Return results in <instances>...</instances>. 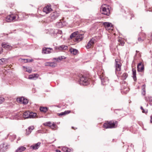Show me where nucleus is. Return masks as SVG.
I'll use <instances>...</instances> for the list:
<instances>
[{
	"instance_id": "f704fd0d",
	"label": "nucleus",
	"mask_w": 152,
	"mask_h": 152,
	"mask_svg": "<svg viewBox=\"0 0 152 152\" xmlns=\"http://www.w3.org/2000/svg\"><path fill=\"white\" fill-rule=\"evenodd\" d=\"M145 100L146 101H149L150 102H152V97L148 96V97H145Z\"/></svg>"
},
{
	"instance_id": "2eb2a0df",
	"label": "nucleus",
	"mask_w": 152,
	"mask_h": 152,
	"mask_svg": "<svg viewBox=\"0 0 152 152\" xmlns=\"http://www.w3.org/2000/svg\"><path fill=\"white\" fill-rule=\"evenodd\" d=\"M65 58L64 57V56H59L58 58H53V60H55V61L54 62H56L57 63L59 62H60L62 59H65Z\"/></svg>"
},
{
	"instance_id": "4468645a",
	"label": "nucleus",
	"mask_w": 152,
	"mask_h": 152,
	"mask_svg": "<svg viewBox=\"0 0 152 152\" xmlns=\"http://www.w3.org/2000/svg\"><path fill=\"white\" fill-rule=\"evenodd\" d=\"M52 49L50 48H43L42 52L45 54H48L50 53V50H52Z\"/></svg>"
},
{
	"instance_id": "412c9836",
	"label": "nucleus",
	"mask_w": 152,
	"mask_h": 152,
	"mask_svg": "<svg viewBox=\"0 0 152 152\" xmlns=\"http://www.w3.org/2000/svg\"><path fill=\"white\" fill-rule=\"evenodd\" d=\"M145 85L144 84L142 86V94L143 96H145Z\"/></svg>"
},
{
	"instance_id": "5701e85b",
	"label": "nucleus",
	"mask_w": 152,
	"mask_h": 152,
	"mask_svg": "<svg viewBox=\"0 0 152 152\" xmlns=\"http://www.w3.org/2000/svg\"><path fill=\"white\" fill-rule=\"evenodd\" d=\"M132 75H133V78L134 79V80L135 81L137 80L136 77V70L134 69H132Z\"/></svg>"
},
{
	"instance_id": "a211bd4d",
	"label": "nucleus",
	"mask_w": 152,
	"mask_h": 152,
	"mask_svg": "<svg viewBox=\"0 0 152 152\" xmlns=\"http://www.w3.org/2000/svg\"><path fill=\"white\" fill-rule=\"evenodd\" d=\"M47 66H50L52 67H56L57 65V63L55 62H47Z\"/></svg>"
},
{
	"instance_id": "cd10ccee",
	"label": "nucleus",
	"mask_w": 152,
	"mask_h": 152,
	"mask_svg": "<svg viewBox=\"0 0 152 152\" xmlns=\"http://www.w3.org/2000/svg\"><path fill=\"white\" fill-rule=\"evenodd\" d=\"M23 100H24V97H23L18 98L17 99V102L20 103H23Z\"/></svg>"
},
{
	"instance_id": "7c9ffc66",
	"label": "nucleus",
	"mask_w": 152,
	"mask_h": 152,
	"mask_svg": "<svg viewBox=\"0 0 152 152\" xmlns=\"http://www.w3.org/2000/svg\"><path fill=\"white\" fill-rule=\"evenodd\" d=\"M118 42L120 43L119 44V45L121 46H124V41L122 39L119 38L118 40Z\"/></svg>"
},
{
	"instance_id": "37998d69",
	"label": "nucleus",
	"mask_w": 152,
	"mask_h": 152,
	"mask_svg": "<svg viewBox=\"0 0 152 152\" xmlns=\"http://www.w3.org/2000/svg\"><path fill=\"white\" fill-rule=\"evenodd\" d=\"M22 60H25V61H26V62L25 61V62H32L33 61V60L31 59H31H22Z\"/></svg>"
},
{
	"instance_id": "6e6552de",
	"label": "nucleus",
	"mask_w": 152,
	"mask_h": 152,
	"mask_svg": "<svg viewBox=\"0 0 152 152\" xmlns=\"http://www.w3.org/2000/svg\"><path fill=\"white\" fill-rule=\"evenodd\" d=\"M102 13L105 15H109L110 14V11L108 8L103 7L101 11Z\"/></svg>"
},
{
	"instance_id": "5fc2aeb1",
	"label": "nucleus",
	"mask_w": 152,
	"mask_h": 152,
	"mask_svg": "<svg viewBox=\"0 0 152 152\" xmlns=\"http://www.w3.org/2000/svg\"><path fill=\"white\" fill-rule=\"evenodd\" d=\"M39 131H37V132H38V133H39Z\"/></svg>"
},
{
	"instance_id": "79ce46f5",
	"label": "nucleus",
	"mask_w": 152,
	"mask_h": 152,
	"mask_svg": "<svg viewBox=\"0 0 152 152\" xmlns=\"http://www.w3.org/2000/svg\"><path fill=\"white\" fill-rule=\"evenodd\" d=\"M4 99L2 97H0V104L2 103L4 101Z\"/></svg>"
},
{
	"instance_id": "9d476101",
	"label": "nucleus",
	"mask_w": 152,
	"mask_h": 152,
	"mask_svg": "<svg viewBox=\"0 0 152 152\" xmlns=\"http://www.w3.org/2000/svg\"><path fill=\"white\" fill-rule=\"evenodd\" d=\"M52 11V9L50 7V6L48 5L45 7L43 9V11L46 14H48Z\"/></svg>"
},
{
	"instance_id": "bb28decb",
	"label": "nucleus",
	"mask_w": 152,
	"mask_h": 152,
	"mask_svg": "<svg viewBox=\"0 0 152 152\" xmlns=\"http://www.w3.org/2000/svg\"><path fill=\"white\" fill-rule=\"evenodd\" d=\"M70 112V111L67 110L65 111L64 112H61V113L58 114L59 116L63 115L66 114H67Z\"/></svg>"
},
{
	"instance_id": "49530a36",
	"label": "nucleus",
	"mask_w": 152,
	"mask_h": 152,
	"mask_svg": "<svg viewBox=\"0 0 152 152\" xmlns=\"http://www.w3.org/2000/svg\"><path fill=\"white\" fill-rule=\"evenodd\" d=\"M3 52V49L2 48H0V54Z\"/></svg>"
},
{
	"instance_id": "f8f14e48",
	"label": "nucleus",
	"mask_w": 152,
	"mask_h": 152,
	"mask_svg": "<svg viewBox=\"0 0 152 152\" xmlns=\"http://www.w3.org/2000/svg\"><path fill=\"white\" fill-rule=\"evenodd\" d=\"M41 142H39L37 143L31 145L30 147V148H32L33 150H36L40 146Z\"/></svg>"
},
{
	"instance_id": "603ef678",
	"label": "nucleus",
	"mask_w": 152,
	"mask_h": 152,
	"mask_svg": "<svg viewBox=\"0 0 152 152\" xmlns=\"http://www.w3.org/2000/svg\"><path fill=\"white\" fill-rule=\"evenodd\" d=\"M72 128L74 129H75V128L74 127H72Z\"/></svg>"
},
{
	"instance_id": "58836bf2",
	"label": "nucleus",
	"mask_w": 152,
	"mask_h": 152,
	"mask_svg": "<svg viewBox=\"0 0 152 152\" xmlns=\"http://www.w3.org/2000/svg\"><path fill=\"white\" fill-rule=\"evenodd\" d=\"M56 126V124L54 123H53L52 124L50 127L52 129H53Z\"/></svg>"
},
{
	"instance_id": "1a4fd4ad",
	"label": "nucleus",
	"mask_w": 152,
	"mask_h": 152,
	"mask_svg": "<svg viewBox=\"0 0 152 152\" xmlns=\"http://www.w3.org/2000/svg\"><path fill=\"white\" fill-rule=\"evenodd\" d=\"M59 16V14L56 12H53L50 14V18L52 21L56 19Z\"/></svg>"
},
{
	"instance_id": "20e7f679",
	"label": "nucleus",
	"mask_w": 152,
	"mask_h": 152,
	"mask_svg": "<svg viewBox=\"0 0 152 152\" xmlns=\"http://www.w3.org/2000/svg\"><path fill=\"white\" fill-rule=\"evenodd\" d=\"M78 83L80 85H87L89 83L88 79L86 76L82 75L80 77Z\"/></svg>"
},
{
	"instance_id": "a18cd8bd",
	"label": "nucleus",
	"mask_w": 152,
	"mask_h": 152,
	"mask_svg": "<svg viewBox=\"0 0 152 152\" xmlns=\"http://www.w3.org/2000/svg\"><path fill=\"white\" fill-rule=\"evenodd\" d=\"M142 112L143 113H144L146 114L148 112V110H145L144 109H143L142 110Z\"/></svg>"
},
{
	"instance_id": "423d86ee",
	"label": "nucleus",
	"mask_w": 152,
	"mask_h": 152,
	"mask_svg": "<svg viewBox=\"0 0 152 152\" xmlns=\"http://www.w3.org/2000/svg\"><path fill=\"white\" fill-rule=\"evenodd\" d=\"M95 41L96 40L94 38H92L89 41L87 45L86 46V48L87 49H89L93 46L94 44Z\"/></svg>"
},
{
	"instance_id": "c756f323",
	"label": "nucleus",
	"mask_w": 152,
	"mask_h": 152,
	"mask_svg": "<svg viewBox=\"0 0 152 152\" xmlns=\"http://www.w3.org/2000/svg\"><path fill=\"white\" fill-rule=\"evenodd\" d=\"M128 77V74L126 73H124L121 76V79L122 80H125Z\"/></svg>"
},
{
	"instance_id": "393cba45",
	"label": "nucleus",
	"mask_w": 152,
	"mask_h": 152,
	"mask_svg": "<svg viewBox=\"0 0 152 152\" xmlns=\"http://www.w3.org/2000/svg\"><path fill=\"white\" fill-rule=\"evenodd\" d=\"M38 77L37 74H34L30 75L28 77V78L30 79H34L35 78H37Z\"/></svg>"
},
{
	"instance_id": "f3484780",
	"label": "nucleus",
	"mask_w": 152,
	"mask_h": 152,
	"mask_svg": "<svg viewBox=\"0 0 152 152\" xmlns=\"http://www.w3.org/2000/svg\"><path fill=\"white\" fill-rule=\"evenodd\" d=\"M34 129L33 126H31L28 127L27 129H26V134L28 135Z\"/></svg>"
},
{
	"instance_id": "e433bc0d",
	"label": "nucleus",
	"mask_w": 152,
	"mask_h": 152,
	"mask_svg": "<svg viewBox=\"0 0 152 152\" xmlns=\"http://www.w3.org/2000/svg\"><path fill=\"white\" fill-rule=\"evenodd\" d=\"M68 148L66 147H63L62 148V150L66 152H69V151H68L67 149Z\"/></svg>"
},
{
	"instance_id": "6ab92c4d",
	"label": "nucleus",
	"mask_w": 152,
	"mask_h": 152,
	"mask_svg": "<svg viewBox=\"0 0 152 152\" xmlns=\"http://www.w3.org/2000/svg\"><path fill=\"white\" fill-rule=\"evenodd\" d=\"M1 45L3 48L6 49H10L11 48L10 45H8L7 43H3Z\"/></svg>"
},
{
	"instance_id": "f257e3e1",
	"label": "nucleus",
	"mask_w": 152,
	"mask_h": 152,
	"mask_svg": "<svg viewBox=\"0 0 152 152\" xmlns=\"http://www.w3.org/2000/svg\"><path fill=\"white\" fill-rule=\"evenodd\" d=\"M115 73L118 77H120L121 73L119 72L121 69L122 65L121 63L119 62V60L117 59L115 60Z\"/></svg>"
},
{
	"instance_id": "a878e982",
	"label": "nucleus",
	"mask_w": 152,
	"mask_h": 152,
	"mask_svg": "<svg viewBox=\"0 0 152 152\" xmlns=\"http://www.w3.org/2000/svg\"><path fill=\"white\" fill-rule=\"evenodd\" d=\"M71 53L74 55L77 54V50L76 49L71 48L70 50Z\"/></svg>"
},
{
	"instance_id": "7ed1b4c3",
	"label": "nucleus",
	"mask_w": 152,
	"mask_h": 152,
	"mask_svg": "<svg viewBox=\"0 0 152 152\" xmlns=\"http://www.w3.org/2000/svg\"><path fill=\"white\" fill-rule=\"evenodd\" d=\"M20 19L19 15L16 14L15 16L13 15H10L6 17V20L7 22H11L14 20H19Z\"/></svg>"
},
{
	"instance_id": "b1692460",
	"label": "nucleus",
	"mask_w": 152,
	"mask_h": 152,
	"mask_svg": "<svg viewBox=\"0 0 152 152\" xmlns=\"http://www.w3.org/2000/svg\"><path fill=\"white\" fill-rule=\"evenodd\" d=\"M78 32L77 31L75 32L72 33L70 35V39H72L73 38L75 37H76L78 34Z\"/></svg>"
},
{
	"instance_id": "0eeeda50",
	"label": "nucleus",
	"mask_w": 152,
	"mask_h": 152,
	"mask_svg": "<svg viewBox=\"0 0 152 152\" xmlns=\"http://www.w3.org/2000/svg\"><path fill=\"white\" fill-rule=\"evenodd\" d=\"M84 38L83 34H79L77 35L76 37L74 39L75 42H78L82 40Z\"/></svg>"
},
{
	"instance_id": "c03bdc74",
	"label": "nucleus",
	"mask_w": 152,
	"mask_h": 152,
	"mask_svg": "<svg viewBox=\"0 0 152 152\" xmlns=\"http://www.w3.org/2000/svg\"><path fill=\"white\" fill-rule=\"evenodd\" d=\"M138 40L140 42H142L143 41V39H142L140 37H139L138 38Z\"/></svg>"
},
{
	"instance_id": "864d4df0",
	"label": "nucleus",
	"mask_w": 152,
	"mask_h": 152,
	"mask_svg": "<svg viewBox=\"0 0 152 152\" xmlns=\"http://www.w3.org/2000/svg\"><path fill=\"white\" fill-rule=\"evenodd\" d=\"M151 39H152V34H151Z\"/></svg>"
},
{
	"instance_id": "6e6d98bb",
	"label": "nucleus",
	"mask_w": 152,
	"mask_h": 152,
	"mask_svg": "<svg viewBox=\"0 0 152 152\" xmlns=\"http://www.w3.org/2000/svg\"><path fill=\"white\" fill-rule=\"evenodd\" d=\"M1 133V132H0V133Z\"/></svg>"
},
{
	"instance_id": "473e14b6",
	"label": "nucleus",
	"mask_w": 152,
	"mask_h": 152,
	"mask_svg": "<svg viewBox=\"0 0 152 152\" xmlns=\"http://www.w3.org/2000/svg\"><path fill=\"white\" fill-rule=\"evenodd\" d=\"M36 113L30 112L29 118H33L36 116Z\"/></svg>"
},
{
	"instance_id": "de8ad7c7",
	"label": "nucleus",
	"mask_w": 152,
	"mask_h": 152,
	"mask_svg": "<svg viewBox=\"0 0 152 152\" xmlns=\"http://www.w3.org/2000/svg\"><path fill=\"white\" fill-rule=\"evenodd\" d=\"M1 61V59H0V65H3V64Z\"/></svg>"
},
{
	"instance_id": "4c0bfd02",
	"label": "nucleus",
	"mask_w": 152,
	"mask_h": 152,
	"mask_svg": "<svg viewBox=\"0 0 152 152\" xmlns=\"http://www.w3.org/2000/svg\"><path fill=\"white\" fill-rule=\"evenodd\" d=\"M26 71L30 73L31 72V69L30 67H28V68H26Z\"/></svg>"
},
{
	"instance_id": "aec40b11",
	"label": "nucleus",
	"mask_w": 152,
	"mask_h": 152,
	"mask_svg": "<svg viewBox=\"0 0 152 152\" xmlns=\"http://www.w3.org/2000/svg\"><path fill=\"white\" fill-rule=\"evenodd\" d=\"M26 148L23 146L19 147L16 150L15 152H22V151H25Z\"/></svg>"
},
{
	"instance_id": "9b49d317",
	"label": "nucleus",
	"mask_w": 152,
	"mask_h": 152,
	"mask_svg": "<svg viewBox=\"0 0 152 152\" xmlns=\"http://www.w3.org/2000/svg\"><path fill=\"white\" fill-rule=\"evenodd\" d=\"M103 24L106 30H109L112 27L111 23L109 22H104Z\"/></svg>"
},
{
	"instance_id": "a19ab883",
	"label": "nucleus",
	"mask_w": 152,
	"mask_h": 152,
	"mask_svg": "<svg viewBox=\"0 0 152 152\" xmlns=\"http://www.w3.org/2000/svg\"><path fill=\"white\" fill-rule=\"evenodd\" d=\"M28 100L24 98V100H23V103L24 104H26L27 103H28Z\"/></svg>"
},
{
	"instance_id": "ea45409f",
	"label": "nucleus",
	"mask_w": 152,
	"mask_h": 152,
	"mask_svg": "<svg viewBox=\"0 0 152 152\" xmlns=\"http://www.w3.org/2000/svg\"><path fill=\"white\" fill-rule=\"evenodd\" d=\"M1 61L2 62L3 64L4 63H5V62H7V59L5 58H2L1 59Z\"/></svg>"
},
{
	"instance_id": "c9c22d12",
	"label": "nucleus",
	"mask_w": 152,
	"mask_h": 152,
	"mask_svg": "<svg viewBox=\"0 0 152 152\" xmlns=\"http://www.w3.org/2000/svg\"><path fill=\"white\" fill-rule=\"evenodd\" d=\"M52 124V123L51 122L49 121L48 122H46L44 124V125L45 126H48L50 127V126Z\"/></svg>"
},
{
	"instance_id": "8fccbe9b",
	"label": "nucleus",
	"mask_w": 152,
	"mask_h": 152,
	"mask_svg": "<svg viewBox=\"0 0 152 152\" xmlns=\"http://www.w3.org/2000/svg\"><path fill=\"white\" fill-rule=\"evenodd\" d=\"M140 109L141 110H142L143 109H144L141 106L140 107Z\"/></svg>"
},
{
	"instance_id": "dca6fc26",
	"label": "nucleus",
	"mask_w": 152,
	"mask_h": 152,
	"mask_svg": "<svg viewBox=\"0 0 152 152\" xmlns=\"http://www.w3.org/2000/svg\"><path fill=\"white\" fill-rule=\"evenodd\" d=\"M100 79L101 80L102 84L103 85H106L108 83V80L107 78H104L103 76L100 75Z\"/></svg>"
},
{
	"instance_id": "39448f33",
	"label": "nucleus",
	"mask_w": 152,
	"mask_h": 152,
	"mask_svg": "<svg viewBox=\"0 0 152 152\" xmlns=\"http://www.w3.org/2000/svg\"><path fill=\"white\" fill-rule=\"evenodd\" d=\"M10 145L6 142H4L0 144V152H5L8 149Z\"/></svg>"
},
{
	"instance_id": "72a5a7b5",
	"label": "nucleus",
	"mask_w": 152,
	"mask_h": 152,
	"mask_svg": "<svg viewBox=\"0 0 152 152\" xmlns=\"http://www.w3.org/2000/svg\"><path fill=\"white\" fill-rule=\"evenodd\" d=\"M57 26L59 28H60L63 27V25L61 21L57 23L56 24Z\"/></svg>"
},
{
	"instance_id": "ddd939ff",
	"label": "nucleus",
	"mask_w": 152,
	"mask_h": 152,
	"mask_svg": "<svg viewBox=\"0 0 152 152\" xmlns=\"http://www.w3.org/2000/svg\"><path fill=\"white\" fill-rule=\"evenodd\" d=\"M144 66L142 63H139L137 66V69L138 72H142L144 69Z\"/></svg>"
},
{
	"instance_id": "f03ea898",
	"label": "nucleus",
	"mask_w": 152,
	"mask_h": 152,
	"mask_svg": "<svg viewBox=\"0 0 152 152\" xmlns=\"http://www.w3.org/2000/svg\"><path fill=\"white\" fill-rule=\"evenodd\" d=\"M118 122L116 121L115 122L113 121H111L109 122H107L104 124L103 125V127L104 128L108 129V128H112L116 127V124H117Z\"/></svg>"
},
{
	"instance_id": "09e8293b",
	"label": "nucleus",
	"mask_w": 152,
	"mask_h": 152,
	"mask_svg": "<svg viewBox=\"0 0 152 152\" xmlns=\"http://www.w3.org/2000/svg\"><path fill=\"white\" fill-rule=\"evenodd\" d=\"M150 121L151 123H152V116H151V117Z\"/></svg>"
},
{
	"instance_id": "2f4dec72",
	"label": "nucleus",
	"mask_w": 152,
	"mask_h": 152,
	"mask_svg": "<svg viewBox=\"0 0 152 152\" xmlns=\"http://www.w3.org/2000/svg\"><path fill=\"white\" fill-rule=\"evenodd\" d=\"M40 110L41 112H46L48 110V109L47 107H41L40 108Z\"/></svg>"
},
{
	"instance_id": "c85d7f7f",
	"label": "nucleus",
	"mask_w": 152,
	"mask_h": 152,
	"mask_svg": "<svg viewBox=\"0 0 152 152\" xmlns=\"http://www.w3.org/2000/svg\"><path fill=\"white\" fill-rule=\"evenodd\" d=\"M68 48L67 46L64 45H62L60 46L59 48V49L61 50H66Z\"/></svg>"
},
{
	"instance_id": "4be33fe9",
	"label": "nucleus",
	"mask_w": 152,
	"mask_h": 152,
	"mask_svg": "<svg viewBox=\"0 0 152 152\" xmlns=\"http://www.w3.org/2000/svg\"><path fill=\"white\" fill-rule=\"evenodd\" d=\"M30 112L29 111H26L23 114V116L24 118H29Z\"/></svg>"
},
{
	"instance_id": "3c124183",
	"label": "nucleus",
	"mask_w": 152,
	"mask_h": 152,
	"mask_svg": "<svg viewBox=\"0 0 152 152\" xmlns=\"http://www.w3.org/2000/svg\"><path fill=\"white\" fill-rule=\"evenodd\" d=\"M57 152H61V151H60V150H57Z\"/></svg>"
}]
</instances>
